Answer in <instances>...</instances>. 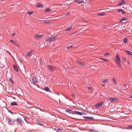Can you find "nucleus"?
Listing matches in <instances>:
<instances>
[{"instance_id": "2", "label": "nucleus", "mask_w": 132, "mask_h": 132, "mask_svg": "<svg viewBox=\"0 0 132 132\" xmlns=\"http://www.w3.org/2000/svg\"><path fill=\"white\" fill-rule=\"evenodd\" d=\"M57 38V36L54 37L52 36L49 38L45 39V40L48 42H51L55 40Z\"/></svg>"}, {"instance_id": "27", "label": "nucleus", "mask_w": 132, "mask_h": 132, "mask_svg": "<svg viewBox=\"0 0 132 132\" xmlns=\"http://www.w3.org/2000/svg\"><path fill=\"white\" fill-rule=\"evenodd\" d=\"M36 6L37 7H42V5L40 3H38L36 5Z\"/></svg>"}, {"instance_id": "56", "label": "nucleus", "mask_w": 132, "mask_h": 132, "mask_svg": "<svg viewBox=\"0 0 132 132\" xmlns=\"http://www.w3.org/2000/svg\"><path fill=\"white\" fill-rule=\"evenodd\" d=\"M108 55H109V53H108Z\"/></svg>"}, {"instance_id": "18", "label": "nucleus", "mask_w": 132, "mask_h": 132, "mask_svg": "<svg viewBox=\"0 0 132 132\" xmlns=\"http://www.w3.org/2000/svg\"><path fill=\"white\" fill-rule=\"evenodd\" d=\"M127 19L126 18L124 17L122 18L121 20H120V21L122 23V22L124 21H126L127 20Z\"/></svg>"}, {"instance_id": "6", "label": "nucleus", "mask_w": 132, "mask_h": 132, "mask_svg": "<svg viewBox=\"0 0 132 132\" xmlns=\"http://www.w3.org/2000/svg\"><path fill=\"white\" fill-rule=\"evenodd\" d=\"M16 120L18 121V123L21 125H22V119L20 117L17 118Z\"/></svg>"}, {"instance_id": "39", "label": "nucleus", "mask_w": 132, "mask_h": 132, "mask_svg": "<svg viewBox=\"0 0 132 132\" xmlns=\"http://www.w3.org/2000/svg\"><path fill=\"white\" fill-rule=\"evenodd\" d=\"M9 113H11V114H13V112L11 111H10L9 112Z\"/></svg>"}, {"instance_id": "5", "label": "nucleus", "mask_w": 132, "mask_h": 132, "mask_svg": "<svg viewBox=\"0 0 132 132\" xmlns=\"http://www.w3.org/2000/svg\"><path fill=\"white\" fill-rule=\"evenodd\" d=\"M104 102L103 101H102L96 104L95 105V107L96 108H98L102 106L104 104Z\"/></svg>"}, {"instance_id": "19", "label": "nucleus", "mask_w": 132, "mask_h": 132, "mask_svg": "<svg viewBox=\"0 0 132 132\" xmlns=\"http://www.w3.org/2000/svg\"><path fill=\"white\" fill-rule=\"evenodd\" d=\"M44 11L46 12H50L51 11V10L49 8H46L45 9Z\"/></svg>"}, {"instance_id": "31", "label": "nucleus", "mask_w": 132, "mask_h": 132, "mask_svg": "<svg viewBox=\"0 0 132 132\" xmlns=\"http://www.w3.org/2000/svg\"><path fill=\"white\" fill-rule=\"evenodd\" d=\"M118 11L120 13V14H122V10L119 9H118Z\"/></svg>"}, {"instance_id": "35", "label": "nucleus", "mask_w": 132, "mask_h": 132, "mask_svg": "<svg viewBox=\"0 0 132 132\" xmlns=\"http://www.w3.org/2000/svg\"><path fill=\"white\" fill-rule=\"evenodd\" d=\"M33 13V12H30V11H28V14H31Z\"/></svg>"}, {"instance_id": "47", "label": "nucleus", "mask_w": 132, "mask_h": 132, "mask_svg": "<svg viewBox=\"0 0 132 132\" xmlns=\"http://www.w3.org/2000/svg\"><path fill=\"white\" fill-rule=\"evenodd\" d=\"M45 23H48V22H47V21H46V22H44Z\"/></svg>"}, {"instance_id": "48", "label": "nucleus", "mask_w": 132, "mask_h": 132, "mask_svg": "<svg viewBox=\"0 0 132 132\" xmlns=\"http://www.w3.org/2000/svg\"><path fill=\"white\" fill-rule=\"evenodd\" d=\"M128 64H129V62L128 61Z\"/></svg>"}, {"instance_id": "36", "label": "nucleus", "mask_w": 132, "mask_h": 132, "mask_svg": "<svg viewBox=\"0 0 132 132\" xmlns=\"http://www.w3.org/2000/svg\"><path fill=\"white\" fill-rule=\"evenodd\" d=\"M101 59L103 60L104 61H107V60L106 59H103L102 58H101Z\"/></svg>"}, {"instance_id": "14", "label": "nucleus", "mask_w": 132, "mask_h": 132, "mask_svg": "<svg viewBox=\"0 0 132 132\" xmlns=\"http://www.w3.org/2000/svg\"><path fill=\"white\" fill-rule=\"evenodd\" d=\"M43 36V35L37 34L36 35L35 38H40Z\"/></svg>"}, {"instance_id": "49", "label": "nucleus", "mask_w": 132, "mask_h": 132, "mask_svg": "<svg viewBox=\"0 0 132 132\" xmlns=\"http://www.w3.org/2000/svg\"><path fill=\"white\" fill-rule=\"evenodd\" d=\"M107 55V53H106L105 54V56H106V55Z\"/></svg>"}, {"instance_id": "41", "label": "nucleus", "mask_w": 132, "mask_h": 132, "mask_svg": "<svg viewBox=\"0 0 132 132\" xmlns=\"http://www.w3.org/2000/svg\"><path fill=\"white\" fill-rule=\"evenodd\" d=\"M72 95L73 96V97H76V95L75 94H72Z\"/></svg>"}, {"instance_id": "7", "label": "nucleus", "mask_w": 132, "mask_h": 132, "mask_svg": "<svg viewBox=\"0 0 132 132\" xmlns=\"http://www.w3.org/2000/svg\"><path fill=\"white\" fill-rule=\"evenodd\" d=\"M48 68L51 71H53L54 70L55 68L51 65L48 66Z\"/></svg>"}, {"instance_id": "20", "label": "nucleus", "mask_w": 132, "mask_h": 132, "mask_svg": "<svg viewBox=\"0 0 132 132\" xmlns=\"http://www.w3.org/2000/svg\"><path fill=\"white\" fill-rule=\"evenodd\" d=\"M13 67L14 69L16 72H18V69L17 66L15 65H13Z\"/></svg>"}, {"instance_id": "13", "label": "nucleus", "mask_w": 132, "mask_h": 132, "mask_svg": "<svg viewBox=\"0 0 132 132\" xmlns=\"http://www.w3.org/2000/svg\"><path fill=\"white\" fill-rule=\"evenodd\" d=\"M8 122L9 124L10 125L12 124L13 122V120L11 118H9L8 120Z\"/></svg>"}, {"instance_id": "21", "label": "nucleus", "mask_w": 132, "mask_h": 132, "mask_svg": "<svg viewBox=\"0 0 132 132\" xmlns=\"http://www.w3.org/2000/svg\"><path fill=\"white\" fill-rule=\"evenodd\" d=\"M72 25L71 26L67 28L65 30V31H68L72 29Z\"/></svg>"}, {"instance_id": "40", "label": "nucleus", "mask_w": 132, "mask_h": 132, "mask_svg": "<svg viewBox=\"0 0 132 132\" xmlns=\"http://www.w3.org/2000/svg\"><path fill=\"white\" fill-rule=\"evenodd\" d=\"M123 60H124L125 61H127L126 58H125V57H123Z\"/></svg>"}, {"instance_id": "23", "label": "nucleus", "mask_w": 132, "mask_h": 132, "mask_svg": "<svg viewBox=\"0 0 132 132\" xmlns=\"http://www.w3.org/2000/svg\"><path fill=\"white\" fill-rule=\"evenodd\" d=\"M72 46V45H69L67 47H65L64 49V50H65V51H66L68 50Z\"/></svg>"}, {"instance_id": "9", "label": "nucleus", "mask_w": 132, "mask_h": 132, "mask_svg": "<svg viewBox=\"0 0 132 132\" xmlns=\"http://www.w3.org/2000/svg\"><path fill=\"white\" fill-rule=\"evenodd\" d=\"M106 13H97V15L99 16H102L106 15Z\"/></svg>"}, {"instance_id": "8", "label": "nucleus", "mask_w": 132, "mask_h": 132, "mask_svg": "<svg viewBox=\"0 0 132 132\" xmlns=\"http://www.w3.org/2000/svg\"><path fill=\"white\" fill-rule=\"evenodd\" d=\"M75 114L79 115L80 116H81L85 114L83 112H80L79 111H76Z\"/></svg>"}, {"instance_id": "24", "label": "nucleus", "mask_w": 132, "mask_h": 132, "mask_svg": "<svg viewBox=\"0 0 132 132\" xmlns=\"http://www.w3.org/2000/svg\"><path fill=\"white\" fill-rule=\"evenodd\" d=\"M78 63L81 65V66H83L85 65V64L83 62L77 61Z\"/></svg>"}, {"instance_id": "59", "label": "nucleus", "mask_w": 132, "mask_h": 132, "mask_svg": "<svg viewBox=\"0 0 132 132\" xmlns=\"http://www.w3.org/2000/svg\"><path fill=\"white\" fill-rule=\"evenodd\" d=\"M85 22H87V21H85Z\"/></svg>"}, {"instance_id": "12", "label": "nucleus", "mask_w": 132, "mask_h": 132, "mask_svg": "<svg viewBox=\"0 0 132 132\" xmlns=\"http://www.w3.org/2000/svg\"><path fill=\"white\" fill-rule=\"evenodd\" d=\"M109 100L110 101H111L112 102L113 101H118V99H117L116 98H111L110 97Z\"/></svg>"}, {"instance_id": "60", "label": "nucleus", "mask_w": 132, "mask_h": 132, "mask_svg": "<svg viewBox=\"0 0 132 132\" xmlns=\"http://www.w3.org/2000/svg\"><path fill=\"white\" fill-rule=\"evenodd\" d=\"M1 85H2V86H3V85H2V84H1Z\"/></svg>"}, {"instance_id": "50", "label": "nucleus", "mask_w": 132, "mask_h": 132, "mask_svg": "<svg viewBox=\"0 0 132 132\" xmlns=\"http://www.w3.org/2000/svg\"><path fill=\"white\" fill-rule=\"evenodd\" d=\"M60 85H62V83H60Z\"/></svg>"}, {"instance_id": "30", "label": "nucleus", "mask_w": 132, "mask_h": 132, "mask_svg": "<svg viewBox=\"0 0 132 132\" xmlns=\"http://www.w3.org/2000/svg\"><path fill=\"white\" fill-rule=\"evenodd\" d=\"M87 87L88 88V90H92V88L91 86H87Z\"/></svg>"}, {"instance_id": "44", "label": "nucleus", "mask_w": 132, "mask_h": 132, "mask_svg": "<svg viewBox=\"0 0 132 132\" xmlns=\"http://www.w3.org/2000/svg\"><path fill=\"white\" fill-rule=\"evenodd\" d=\"M129 127L130 128H132V125L130 126H129Z\"/></svg>"}, {"instance_id": "53", "label": "nucleus", "mask_w": 132, "mask_h": 132, "mask_svg": "<svg viewBox=\"0 0 132 132\" xmlns=\"http://www.w3.org/2000/svg\"><path fill=\"white\" fill-rule=\"evenodd\" d=\"M114 82H115L116 81H115V80L114 79Z\"/></svg>"}, {"instance_id": "22", "label": "nucleus", "mask_w": 132, "mask_h": 132, "mask_svg": "<svg viewBox=\"0 0 132 132\" xmlns=\"http://www.w3.org/2000/svg\"><path fill=\"white\" fill-rule=\"evenodd\" d=\"M11 105L12 106H16L18 105V104L16 103H15V102H13L11 103Z\"/></svg>"}, {"instance_id": "4", "label": "nucleus", "mask_w": 132, "mask_h": 132, "mask_svg": "<svg viewBox=\"0 0 132 132\" xmlns=\"http://www.w3.org/2000/svg\"><path fill=\"white\" fill-rule=\"evenodd\" d=\"M65 111L68 113L72 114H75L76 111H72V110L67 109L65 110Z\"/></svg>"}, {"instance_id": "45", "label": "nucleus", "mask_w": 132, "mask_h": 132, "mask_svg": "<svg viewBox=\"0 0 132 132\" xmlns=\"http://www.w3.org/2000/svg\"><path fill=\"white\" fill-rule=\"evenodd\" d=\"M129 97L130 98H132V96Z\"/></svg>"}, {"instance_id": "54", "label": "nucleus", "mask_w": 132, "mask_h": 132, "mask_svg": "<svg viewBox=\"0 0 132 132\" xmlns=\"http://www.w3.org/2000/svg\"><path fill=\"white\" fill-rule=\"evenodd\" d=\"M124 86L125 87H126V85H124Z\"/></svg>"}, {"instance_id": "11", "label": "nucleus", "mask_w": 132, "mask_h": 132, "mask_svg": "<svg viewBox=\"0 0 132 132\" xmlns=\"http://www.w3.org/2000/svg\"><path fill=\"white\" fill-rule=\"evenodd\" d=\"M125 2L124 0H122L118 4V6H119L123 5Z\"/></svg>"}, {"instance_id": "15", "label": "nucleus", "mask_w": 132, "mask_h": 132, "mask_svg": "<svg viewBox=\"0 0 132 132\" xmlns=\"http://www.w3.org/2000/svg\"><path fill=\"white\" fill-rule=\"evenodd\" d=\"M44 85H45V87L44 88V90L46 91H49V88L48 87H46V86L45 85V83H44Z\"/></svg>"}, {"instance_id": "33", "label": "nucleus", "mask_w": 132, "mask_h": 132, "mask_svg": "<svg viewBox=\"0 0 132 132\" xmlns=\"http://www.w3.org/2000/svg\"><path fill=\"white\" fill-rule=\"evenodd\" d=\"M26 74L28 78L30 77V74H28V73H26Z\"/></svg>"}, {"instance_id": "1", "label": "nucleus", "mask_w": 132, "mask_h": 132, "mask_svg": "<svg viewBox=\"0 0 132 132\" xmlns=\"http://www.w3.org/2000/svg\"><path fill=\"white\" fill-rule=\"evenodd\" d=\"M116 62L117 65L119 67H122L121 65L120 64L121 60L119 56L117 54L116 56Z\"/></svg>"}, {"instance_id": "32", "label": "nucleus", "mask_w": 132, "mask_h": 132, "mask_svg": "<svg viewBox=\"0 0 132 132\" xmlns=\"http://www.w3.org/2000/svg\"><path fill=\"white\" fill-rule=\"evenodd\" d=\"M127 39L126 38H125L124 39V42L125 43H127Z\"/></svg>"}, {"instance_id": "52", "label": "nucleus", "mask_w": 132, "mask_h": 132, "mask_svg": "<svg viewBox=\"0 0 132 132\" xmlns=\"http://www.w3.org/2000/svg\"><path fill=\"white\" fill-rule=\"evenodd\" d=\"M86 26V25H82L81 26Z\"/></svg>"}, {"instance_id": "25", "label": "nucleus", "mask_w": 132, "mask_h": 132, "mask_svg": "<svg viewBox=\"0 0 132 132\" xmlns=\"http://www.w3.org/2000/svg\"><path fill=\"white\" fill-rule=\"evenodd\" d=\"M89 131L90 132H97V131L94 130L92 129H89Z\"/></svg>"}, {"instance_id": "61", "label": "nucleus", "mask_w": 132, "mask_h": 132, "mask_svg": "<svg viewBox=\"0 0 132 132\" xmlns=\"http://www.w3.org/2000/svg\"><path fill=\"white\" fill-rule=\"evenodd\" d=\"M0 84H1V83H0Z\"/></svg>"}, {"instance_id": "26", "label": "nucleus", "mask_w": 132, "mask_h": 132, "mask_svg": "<svg viewBox=\"0 0 132 132\" xmlns=\"http://www.w3.org/2000/svg\"><path fill=\"white\" fill-rule=\"evenodd\" d=\"M32 82H36L37 81V78H33L32 79Z\"/></svg>"}, {"instance_id": "38", "label": "nucleus", "mask_w": 132, "mask_h": 132, "mask_svg": "<svg viewBox=\"0 0 132 132\" xmlns=\"http://www.w3.org/2000/svg\"><path fill=\"white\" fill-rule=\"evenodd\" d=\"M10 81L11 82H13V81H12V78L10 79Z\"/></svg>"}, {"instance_id": "46", "label": "nucleus", "mask_w": 132, "mask_h": 132, "mask_svg": "<svg viewBox=\"0 0 132 132\" xmlns=\"http://www.w3.org/2000/svg\"><path fill=\"white\" fill-rule=\"evenodd\" d=\"M6 0H1V1H6Z\"/></svg>"}, {"instance_id": "55", "label": "nucleus", "mask_w": 132, "mask_h": 132, "mask_svg": "<svg viewBox=\"0 0 132 132\" xmlns=\"http://www.w3.org/2000/svg\"><path fill=\"white\" fill-rule=\"evenodd\" d=\"M102 86H104V85H103H103H102Z\"/></svg>"}, {"instance_id": "57", "label": "nucleus", "mask_w": 132, "mask_h": 132, "mask_svg": "<svg viewBox=\"0 0 132 132\" xmlns=\"http://www.w3.org/2000/svg\"><path fill=\"white\" fill-rule=\"evenodd\" d=\"M34 84H36V83H34ZM34 85H35V84H34Z\"/></svg>"}, {"instance_id": "28", "label": "nucleus", "mask_w": 132, "mask_h": 132, "mask_svg": "<svg viewBox=\"0 0 132 132\" xmlns=\"http://www.w3.org/2000/svg\"><path fill=\"white\" fill-rule=\"evenodd\" d=\"M127 53L129 55H132V52L127 50H126Z\"/></svg>"}, {"instance_id": "17", "label": "nucleus", "mask_w": 132, "mask_h": 132, "mask_svg": "<svg viewBox=\"0 0 132 132\" xmlns=\"http://www.w3.org/2000/svg\"><path fill=\"white\" fill-rule=\"evenodd\" d=\"M33 52V50H31L27 54V56H29L31 55Z\"/></svg>"}, {"instance_id": "34", "label": "nucleus", "mask_w": 132, "mask_h": 132, "mask_svg": "<svg viewBox=\"0 0 132 132\" xmlns=\"http://www.w3.org/2000/svg\"><path fill=\"white\" fill-rule=\"evenodd\" d=\"M69 14H70V13L68 12H66V13H65L64 14L66 16H68V15H69Z\"/></svg>"}, {"instance_id": "3", "label": "nucleus", "mask_w": 132, "mask_h": 132, "mask_svg": "<svg viewBox=\"0 0 132 132\" xmlns=\"http://www.w3.org/2000/svg\"><path fill=\"white\" fill-rule=\"evenodd\" d=\"M74 2L80 4L86 2V0H74Z\"/></svg>"}, {"instance_id": "10", "label": "nucleus", "mask_w": 132, "mask_h": 132, "mask_svg": "<svg viewBox=\"0 0 132 132\" xmlns=\"http://www.w3.org/2000/svg\"><path fill=\"white\" fill-rule=\"evenodd\" d=\"M84 118L86 119H88L90 120H92L94 119V118L92 117H89L88 116H85L84 117Z\"/></svg>"}, {"instance_id": "29", "label": "nucleus", "mask_w": 132, "mask_h": 132, "mask_svg": "<svg viewBox=\"0 0 132 132\" xmlns=\"http://www.w3.org/2000/svg\"><path fill=\"white\" fill-rule=\"evenodd\" d=\"M132 9V7L131 6L129 7L126 8L127 11H130Z\"/></svg>"}, {"instance_id": "43", "label": "nucleus", "mask_w": 132, "mask_h": 132, "mask_svg": "<svg viewBox=\"0 0 132 132\" xmlns=\"http://www.w3.org/2000/svg\"><path fill=\"white\" fill-rule=\"evenodd\" d=\"M8 53H9V54L12 57H13L12 56V55H11V54L9 52H8Z\"/></svg>"}, {"instance_id": "58", "label": "nucleus", "mask_w": 132, "mask_h": 132, "mask_svg": "<svg viewBox=\"0 0 132 132\" xmlns=\"http://www.w3.org/2000/svg\"><path fill=\"white\" fill-rule=\"evenodd\" d=\"M24 120H25V118H24Z\"/></svg>"}, {"instance_id": "42", "label": "nucleus", "mask_w": 132, "mask_h": 132, "mask_svg": "<svg viewBox=\"0 0 132 132\" xmlns=\"http://www.w3.org/2000/svg\"><path fill=\"white\" fill-rule=\"evenodd\" d=\"M125 11H122V14H125Z\"/></svg>"}, {"instance_id": "16", "label": "nucleus", "mask_w": 132, "mask_h": 132, "mask_svg": "<svg viewBox=\"0 0 132 132\" xmlns=\"http://www.w3.org/2000/svg\"><path fill=\"white\" fill-rule=\"evenodd\" d=\"M10 42L13 43L15 45H16L17 47H19V45L17 44V43L14 41L13 40H10Z\"/></svg>"}, {"instance_id": "51", "label": "nucleus", "mask_w": 132, "mask_h": 132, "mask_svg": "<svg viewBox=\"0 0 132 132\" xmlns=\"http://www.w3.org/2000/svg\"><path fill=\"white\" fill-rule=\"evenodd\" d=\"M59 130H61V129H60V128H58Z\"/></svg>"}, {"instance_id": "37", "label": "nucleus", "mask_w": 132, "mask_h": 132, "mask_svg": "<svg viewBox=\"0 0 132 132\" xmlns=\"http://www.w3.org/2000/svg\"><path fill=\"white\" fill-rule=\"evenodd\" d=\"M11 35L12 36H15V34H14V33H13V34H11Z\"/></svg>"}]
</instances>
